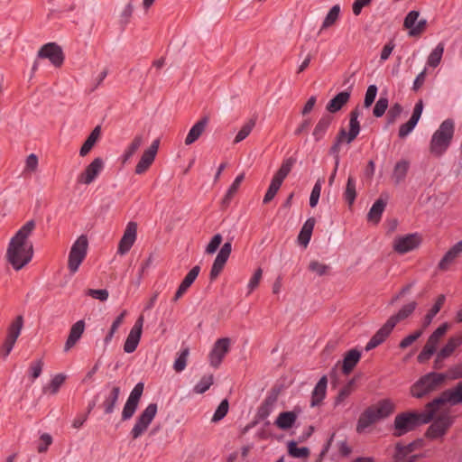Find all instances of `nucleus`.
<instances>
[{"label":"nucleus","mask_w":462,"mask_h":462,"mask_svg":"<svg viewBox=\"0 0 462 462\" xmlns=\"http://www.w3.org/2000/svg\"><path fill=\"white\" fill-rule=\"evenodd\" d=\"M36 224L34 220H29L23 224L10 238L5 259L15 271L25 267L32 259L34 249L31 236L33 234Z\"/></svg>","instance_id":"f257e3e1"},{"label":"nucleus","mask_w":462,"mask_h":462,"mask_svg":"<svg viewBox=\"0 0 462 462\" xmlns=\"http://www.w3.org/2000/svg\"><path fill=\"white\" fill-rule=\"evenodd\" d=\"M455 131V123L451 119L443 121L434 132L430 143V152L435 156H441L450 145Z\"/></svg>","instance_id":"f03ea898"},{"label":"nucleus","mask_w":462,"mask_h":462,"mask_svg":"<svg viewBox=\"0 0 462 462\" xmlns=\"http://www.w3.org/2000/svg\"><path fill=\"white\" fill-rule=\"evenodd\" d=\"M429 414H417L412 412H406L399 414L394 419V435L402 436L407 432L414 430L417 426L422 423H427L435 415V411L428 409Z\"/></svg>","instance_id":"7ed1b4c3"},{"label":"nucleus","mask_w":462,"mask_h":462,"mask_svg":"<svg viewBox=\"0 0 462 462\" xmlns=\"http://www.w3.org/2000/svg\"><path fill=\"white\" fill-rule=\"evenodd\" d=\"M88 249V239L86 235L79 236L72 244L69 257L68 269L74 274L79 269L80 264L85 260Z\"/></svg>","instance_id":"20e7f679"},{"label":"nucleus","mask_w":462,"mask_h":462,"mask_svg":"<svg viewBox=\"0 0 462 462\" xmlns=\"http://www.w3.org/2000/svg\"><path fill=\"white\" fill-rule=\"evenodd\" d=\"M444 379L445 376L442 374L430 373L422 376L411 387V394L415 398H421L437 389Z\"/></svg>","instance_id":"39448f33"},{"label":"nucleus","mask_w":462,"mask_h":462,"mask_svg":"<svg viewBox=\"0 0 462 462\" xmlns=\"http://www.w3.org/2000/svg\"><path fill=\"white\" fill-rule=\"evenodd\" d=\"M158 411V406L156 403H150L147 407L139 414L136 421L131 430V435L134 439L141 437L148 429L153 419L155 418Z\"/></svg>","instance_id":"423d86ee"},{"label":"nucleus","mask_w":462,"mask_h":462,"mask_svg":"<svg viewBox=\"0 0 462 462\" xmlns=\"http://www.w3.org/2000/svg\"><path fill=\"white\" fill-rule=\"evenodd\" d=\"M448 329V325L447 323L439 326L428 338L423 349L418 355L417 360L420 363H425L428 361L433 354L436 353L438 346L442 338V337L446 334Z\"/></svg>","instance_id":"0eeeda50"},{"label":"nucleus","mask_w":462,"mask_h":462,"mask_svg":"<svg viewBox=\"0 0 462 462\" xmlns=\"http://www.w3.org/2000/svg\"><path fill=\"white\" fill-rule=\"evenodd\" d=\"M159 146H160V140L155 139L152 142L150 146L143 152V153L134 168V173L136 175H142V174L145 173L150 169V167L152 165V163L156 158V154L158 152Z\"/></svg>","instance_id":"6e6552de"},{"label":"nucleus","mask_w":462,"mask_h":462,"mask_svg":"<svg viewBox=\"0 0 462 462\" xmlns=\"http://www.w3.org/2000/svg\"><path fill=\"white\" fill-rule=\"evenodd\" d=\"M105 166L104 160L100 157L95 158L86 168L78 175L77 182L80 185H89L101 173Z\"/></svg>","instance_id":"1a4fd4ad"},{"label":"nucleus","mask_w":462,"mask_h":462,"mask_svg":"<svg viewBox=\"0 0 462 462\" xmlns=\"http://www.w3.org/2000/svg\"><path fill=\"white\" fill-rule=\"evenodd\" d=\"M420 244L421 237L420 235L409 234L395 237L393 242V249L400 254H404L417 249Z\"/></svg>","instance_id":"9d476101"},{"label":"nucleus","mask_w":462,"mask_h":462,"mask_svg":"<svg viewBox=\"0 0 462 462\" xmlns=\"http://www.w3.org/2000/svg\"><path fill=\"white\" fill-rule=\"evenodd\" d=\"M231 346V339L229 337H221L216 340L209 354L208 361L211 366L218 367L226 355L229 352Z\"/></svg>","instance_id":"9b49d317"},{"label":"nucleus","mask_w":462,"mask_h":462,"mask_svg":"<svg viewBox=\"0 0 462 462\" xmlns=\"http://www.w3.org/2000/svg\"><path fill=\"white\" fill-rule=\"evenodd\" d=\"M23 327V319L22 316H17L8 327L6 338L2 346V353L5 358L11 353L18 337L21 334Z\"/></svg>","instance_id":"f8f14e48"},{"label":"nucleus","mask_w":462,"mask_h":462,"mask_svg":"<svg viewBox=\"0 0 462 462\" xmlns=\"http://www.w3.org/2000/svg\"><path fill=\"white\" fill-rule=\"evenodd\" d=\"M462 402V383H458L455 388L444 392L440 397L435 399L428 404L427 409H431L437 415V410L440 405L447 402L450 404H457Z\"/></svg>","instance_id":"ddd939ff"},{"label":"nucleus","mask_w":462,"mask_h":462,"mask_svg":"<svg viewBox=\"0 0 462 462\" xmlns=\"http://www.w3.org/2000/svg\"><path fill=\"white\" fill-rule=\"evenodd\" d=\"M38 57L47 59L57 68L61 67L64 62V54L61 47L55 42L44 44L38 51Z\"/></svg>","instance_id":"4468645a"},{"label":"nucleus","mask_w":462,"mask_h":462,"mask_svg":"<svg viewBox=\"0 0 462 462\" xmlns=\"http://www.w3.org/2000/svg\"><path fill=\"white\" fill-rule=\"evenodd\" d=\"M231 252L232 244L230 242H226L218 251L211 266V270L209 273V279L211 281L216 280L221 273L231 254Z\"/></svg>","instance_id":"2eb2a0df"},{"label":"nucleus","mask_w":462,"mask_h":462,"mask_svg":"<svg viewBox=\"0 0 462 462\" xmlns=\"http://www.w3.org/2000/svg\"><path fill=\"white\" fill-rule=\"evenodd\" d=\"M136 237L137 224L133 221L128 222L124 231V235L119 241L117 254L120 255H125L127 254L135 243Z\"/></svg>","instance_id":"dca6fc26"},{"label":"nucleus","mask_w":462,"mask_h":462,"mask_svg":"<svg viewBox=\"0 0 462 462\" xmlns=\"http://www.w3.org/2000/svg\"><path fill=\"white\" fill-rule=\"evenodd\" d=\"M420 447V441H414L407 445L396 444L393 462H414L420 456L411 454Z\"/></svg>","instance_id":"f3484780"},{"label":"nucleus","mask_w":462,"mask_h":462,"mask_svg":"<svg viewBox=\"0 0 462 462\" xmlns=\"http://www.w3.org/2000/svg\"><path fill=\"white\" fill-rule=\"evenodd\" d=\"M419 16L418 11H411L404 19L403 25L409 30L410 36H418L425 31L427 21L425 19L418 21Z\"/></svg>","instance_id":"a211bd4d"},{"label":"nucleus","mask_w":462,"mask_h":462,"mask_svg":"<svg viewBox=\"0 0 462 462\" xmlns=\"http://www.w3.org/2000/svg\"><path fill=\"white\" fill-rule=\"evenodd\" d=\"M451 423L452 420L446 411L440 412L428 430V435L430 438L440 437L446 432Z\"/></svg>","instance_id":"6ab92c4d"},{"label":"nucleus","mask_w":462,"mask_h":462,"mask_svg":"<svg viewBox=\"0 0 462 462\" xmlns=\"http://www.w3.org/2000/svg\"><path fill=\"white\" fill-rule=\"evenodd\" d=\"M462 345V337L457 336L450 337L443 347L437 353L435 358V367L439 368L443 360L449 357L453 352Z\"/></svg>","instance_id":"aec40b11"},{"label":"nucleus","mask_w":462,"mask_h":462,"mask_svg":"<svg viewBox=\"0 0 462 462\" xmlns=\"http://www.w3.org/2000/svg\"><path fill=\"white\" fill-rule=\"evenodd\" d=\"M422 111L423 102L422 100H419L413 108V112L410 120L400 126L399 136L401 138H404L414 129V127L416 126L417 123L420 118Z\"/></svg>","instance_id":"412c9836"},{"label":"nucleus","mask_w":462,"mask_h":462,"mask_svg":"<svg viewBox=\"0 0 462 462\" xmlns=\"http://www.w3.org/2000/svg\"><path fill=\"white\" fill-rule=\"evenodd\" d=\"M379 420L390 416L394 411V404L388 399L382 400L368 408Z\"/></svg>","instance_id":"4be33fe9"},{"label":"nucleus","mask_w":462,"mask_h":462,"mask_svg":"<svg viewBox=\"0 0 462 462\" xmlns=\"http://www.w3.org/2000/svg\"><path fill=\"white\" fill-rule=\"evenodd\" d=\"M394 328L393 325L387 320L381 328L371 337L369 342L365 346V350L369 351L380 344H382L391 334Z\"/></svg>","instance_id":"5701e85b"},{"label":"nucleus","mask_w":462,"mask_h":462,"mask_svg":"<svg viewBox=\"0 0 462 462\" xmlns=\"http://www.w3.org/2000/svg\"><path fill=\"white\" fill-rule=\"evenodd\" d=\"M462 254V240L455 244L439 261L438 267L441 271H447L451 263Z\"/></svg>","instance_id":"b1692460"},{"label":"nucleus","mask_w":462,"mask_h":462,"mask_svg":"<svg viewBox=\"0 0 462 462\" xmlns=\"http://www.w3.org/2000/svg\"><path fill=\"white\" fill-rule=\"evenodd\" d=\"M85 330V322L83 320H79L74 323L70 328L69 335L64 346V351L68 352L73 347L76 343L81 337L83 332Z\"/></svg>","instance_id":"393cba45"},{"label":"nucleus","mask_w":462,"mask_h":462,"mask_svg":"<svg viewBox=\"0 0 462 462\" xmlns=\"http://www.w3.org/2000/svg\"><path fill=\"white\" fill-rule=\"evenodd\" d=\"M208 123V117H203L199 120L189 131L186 138L185 144L190 145L195 143L204 133Z\"/></svg>","instance_id":"a878e982"},{"label":"nucleus","mask_w":462,"mask_h":462,"mask_svg":"<svg viewBox=\"0 0 462 462\" xmlns=\"http://www.w3.org/2000/svg\"><path fill=\"white\" fill-rule=\"evenodd\" d=\"M327 386L328 379L326 375H323L312 391L310 401V405L312 407L319 405L323 399L326 397Z\"/></svg>","instance_id":"bb28decb"},{"label":"nucleus","mask_w":462,"mask_h":462,"mask_svg":"<svg viewBox=\"0 0 462 462\" xmlns=\"http://www.w3.org/2000/svg\"><path fill=\"white\" fill-rule=\"evenodd\" d=\"M101 136V127L99 125H97L90 134L88 136L87 140L82 144L80 150H79V155L81 157L87 156L89 152L92 150V148L95 146L97 142L99 140Z\"/></svg>","instance_id":"cd10ccee"},{"label":"nucleus","mask_w":462,"mask_h":462,"mask_svg":"<svg viewBox=\"0 0 462 462\" xmlns=\"http://www.w3.org/2000/svg\"><path fill=\"white\" fill-rule=\"evenodd\" d=\"M297 417L298 415L295 411H283L278 415L274 424L280 430H286L292 428L297 420Z\"/></svg>","instance_id":"c85d7f7f"},{"label":"nucleus","mask_w":462,"mask_h":462,"mask_svg":"<svg viewBox=\"0 0 462 462\" xmlns=\"http://www.w3.org/2000/svg\"><path fill=\"white\" fill-rule=\"evenodd\" d=\"M378 420L374 417V415L371 412V411L367 408L365 410L356 423V432L365 433L367 429L370 428L373 424L376 423Z\"/></svg>","instance_id":"c756f323"},{"label":"nucleus","mask_w":462,"mask_h":462,"mask_svg":"<svg viewBox=\"0 0 462 462\" xmlns=\"http://www.w3.org/2000/svg\"><path fill=\"white\" fill-rule=\"evenodd\" d=\"M294 163H295V159H293L291 157L283 160L279 170L275 172V174L273 175L272 180L282 185L283 180H285V178L291 172Z\"/></svg>","instance_id":"7c9ffc66"},{"label":"nucleus","mask_w":462,"mask_h":462,"mask_svg":"<svg viewBox=\"0 0 462 462\" xmlns=\"http://www.w3.org/2000/svg\"><path fill=\"white\" fill-rule=\"evenodd\" d=\"M314 226L315 219L313 217L307 219L306 222L303 224L301 230L298 236V242L304 248H306L310 243Z\"/></svg>","instance_id":"2f4dec72"},{"label":"nucleus","mask_w":462,"mask_h":462,"mask_svg":"<svg viewBox=\"0 0 462 462\" xmlns=\"http://www.w3.org/2000/svg\"><path fill=\"white\" fill-rule=\"evenodd\" d=\"M340 10L339 5H335L329 9L322 21L319 33L336 24L340 16Z\"/></svg>","instance_id":"473e14b6"},{"label":"nucleus","mask_w":462,"mask_h":462,"mask_svg":"<svg viewBox=\"0 0 462 462\" xmlns=\"http://www.w3.org/2000/svg\"><path fill=\"white\" fill-rule=\"evenodd\" d=\"M350 97V93L347 91H342L333 97L327 105V110L330 113H336L346 105Z\"/></svg>","instance_id":"72a5a7b5"},{"label":"nucleus","mask_w":462,"mask_h":462,"mask_svg":"<svg viewBox=\"0 0 462 462\" xmlns=\"http://www.w3.org/2000/svg\"><path fill=\"white\" fill-rule=\"evenodd\" d=\"M416 302L411 301L404 305L395 315L391 316L387 320L394 328L398 322L407 319L416 309Z\"/></svg>","instance_id":"f704fd0d"},{"label":"nucleus","mask_w":462,"mask_h":462,"mask_svg":"<svg viewBox=\"0 0 462 462\" xmlns=\"http://www.w3.org/2000/svg\"><path fill=\"white\" fill-rule=\"evenodd\" d=\"M66 380V375L63 374H55L50 381L48 384H46L42 391L44 393L50 395H55L60 391V388L62 386Z\"/></svg>","instance_id":"c9c22d12"},{"label":"nucleus","mask_w":462,"mask_h":462,"mask_svg":"<svg viewBox=\"0 0 462 462\" xmlns=\"http://www.w3.org/2000/svg\"><path fill=\"white\" fill-rule=\"evenodd\" d=\"M142 333L131 328L124 344V351L127 354L134 352L139 345Z\"/></svg>","instance_id":"e433bc0d"},{"label":"nucleus","mask_w":462,"mask_h":462,"mask_svg":"<svg viewBox=\"0 0 462 462\" xmlns=\"http://www.w3.org/2000/svg\"><path fill=\"white\" fill-rule=\"evenodd\" d=\"M386 202L382 199H378L370 208L367 219L370 222H373L374 224H377L380 221L381 216L385 208Z\"/></svg>","instance_id":"4c0bfd02"},{"label":"nucleus","mask_w":462,"mask_h":462,"mask_svg":"<svg viewBox=\"0 0 462 462\" xmlns=\"http://www.w3.org/2000/svg\"><path fill=\"white\" fill-rule=\"evenodd\" d=\"M361 357V354L359 351L356 349H352L348 351L345 358L343 360V371L345 374H349L353 368L356 366V365L358 363L359 359Z\"/></svg>","instance_id":"58836bf2"},{"label":"nucleus","mask_w":462,"mask_h":462,"mask_svg":"<svg viewBox=\"0 0 462 462\" xmlns=\"http://www.w3.org/2000/svg\"><path fill=\"white\" fill-rule=\"evenodd\" d=\"M144 138L141 134H136L131 143L128 144L124 152V162L128 161L134 154L140 149V147L143 144Z\"/></svg>","instance_id":"ea45409f"},{"label":"nucleus","mask_w":462,"mask_h":462,"mask_svg":"<svg viewBox=\"0 0 462 462\" xmlns=\"http://www.w3.org/2000/svg\"><path fill=\"white\" fill-rule=\"evenodd\" d=\"M356 182L353 176H349L346 181V186L344 191V199L347 202L348 206L351 207L356 198Z\"/></svg>","instance_id":"a19ab883"},{"label":"nucleus","mask_w":462,"mask_h":462,"mask_svg":"<svg viewBox=\"0 0 462 462\" xmlns=\"http://www.w3.org/2000/svg\"><path fill=\"white\" fill-rule=\"evenodd\" d=\"M408 170L409 162L407 161H400L395 164L393 171V180L395 184H399L405 179Z\"/></svg>","instance_id":"79ce46f5"},{"label":"nucleus","mask_w":462,"mask_h":462,"mask_svg":"<svg viewBox=\"0 0 462 462\" xmlns=\"http://www.w3.org/2000/svg\"><path fill=\"white\" fill-rule=\"evenodd\" d=\"M444 52V44L439 43L430 53L427 59V65L429 67L436 68L441 61Z\"/></svg>","instance_id":"37998d69"},{"label":"nucleus","mask_w":462,"mask_h":462,"mask_svg":"<svg viewBox=\"0 0 462 462\" xmlns=\"http://www.w3.org/2000/svg\"><path fill=\"white\" fill-rule=\"evenodd\" d=\"M119 393H120V388L117 386H113L111 393H109V395L106 397V399L104 401V403H103L106 413L110 414L113 412L116 403L117 402Z\"/></svg>","instance_id":"c03bdc74"},{"label":"nucleus","mask_w":462,"mask_h":462,"mask_svg":"<svg viewBox=\"0 0 462 462\" xmlns=\"http://www.w3.org/2000/svg\"><path fill=\"white\" fill-rule=\"evenodd\" d=\"M330 123L331 118L329 116H323L322 118L319 119V121L318 122L313 130V136L316 141H319L321 138H323Z\"/></svg>","instance_id":"a18cd8bd"},{"label":"nucleus","mask_w":462,"mask_h":462,"mask_svg":"<svg viewBox=\"0 0 462 462\" xmlns=\"http://www.w3.org/2000/svg\"><path fill=\"white\" fill-rule=\"evenodd\" d=\"M244 179H245V173H240L238 176H236V178L235 179L233 183L230 185V187L226 190V193L223 199V203L228 204L230 202V200L233 199V197L238 191L239 187H240L242 181L244 180Z\"/></svg>","instance_id":"49530a36"},{"label":"nucleus","mask_w":462,"mask_h":462,"mask_svg":"<svg viewBox=\"0 0 462 462\" xmlns=\"http://www.w3.org/2000/svg\"><path fill=\"white\" fill-rule=\"evenodd\" d=\"M360 131V125L358 120L350 119L349 121V132L346 134L344 130L340 133L339 141L342 140L343 137H346V143H350L357 136Z\"/></svg>","instance_id":"de8ad7c7"},{"label":"nucleus","mask_w":462,"mask_h":462,"mask_svg":"<svg viewBox=\"0 0 462 462\" xmlns=\"http://www.w3.org/2000/svg\"><path fill=\"white\" fill-rule=\"evenodd\" d=\"M445 302V296L439 295L431 308V310L427 313L423 320V328H427L432 321L434 316L440 310L443 304Z\"/></svg>","instance_id":"09e8293b"},{"label":"nucleus","mask_w":462,"mask_h":462,"mask_svg":"<svg viewBox=\"0 0 462 462\" xmlns=\"http://www.w3.org/2000/svg\"><path fill=\"white\" fill-rule=\"evenodd\" d=\"M288 452L293 457H307L310 454L308 448H299L295 441L288 442Z\"/></svg>","instance_id":"8fccbe9b"},{"label":"nucleus","mask_w":462,"mask_h":462,"mask_svg":"<svg viewBox=\"0 0 462 462\" xmlns=\"http://www.w3.org/2000/svg\"><path fill=\"white\" fill-rule=\"evenodd\" d=\"M254 120H249L248 122H246L236 134L234 139V143H238L245 140L251 134L253 128L254 127Z\"/></svg>","instance_id":"3c124183"},{"label":"nucleus","mask_w":462,"mask_h":462,"mask_svg":"<svg viewBox=\"0 0 462 462\" xmlns=\"http://www.w3.org/2000/svg\"><path fill=\"white\" fill-rule=\"evenodd\" d=\"M329 265L319 262L317 260H312L310 262L309 264V270L314 273H316L319 276H323L328 273L329 272Z\"/></svg>","instance_id":"603ef678"},{"label":"nucleus","mask_w":462,"mask_h":462,"mask_svg":"<svg viewBox=\"0 0 462 462\" xmlns=\"http://www.w3.org/2000/svg\"><path fill=\"white\" fill-rule=\"evenodd\" d=\"M223 241V236L220 234H216L212 236L208 244L205 247V254H214Z\"/></svg>","instance_id":"864d4df0"},{"label":"nucleus","mask_w":462,"mask_h":462,"mask_svg":"<svg viewBox=\"0 0 462 462\" xmlns=\"http://www.w3.org/2000/svg\"><path fill=\"white\" fill-rule=\"evenodd\" d=\"M39 165V159L38 156L34 153L29 154L24 162V169L23 171L25 173H33L37 171Z\"/></svg>","instance_id":"5fc2aeb1"},{"label":"nucleus","mask_w":462,"mask_h":462,"mask_svg":"<svg viewBox=\"0 0 462 462\" xmlns=\"http://www.w3.org/2000/svg\"><path fill=\"white\" fill-rule=\"evenodd\" d=\"M228 409H229L228 401L226 399H225L220 402V404L217 408V410L211 419V421L216 423V422H218L219 420H221L226 415Z\"/></svg>","instance_id":"6e6d98bb"},{"label":"nucleus","mask_w":462,"mask_h":462,"mask_svg":"<svg viewBox=\"0 0 462 462\" xmlns=\"http://www.w3.org/2000/svg\"><path fill=\"white\" fill-rule=\"evenodd\" d=\"M189 351L188 348H185L181 351L180 356L174 362L173 367L176 372H181L185 369L187 365V358L189 356Z\"/></svg>","instance_id":"4d7b16f0"},{"label":"nucleus","mask_w":462,"mask_h":462,"mask_svg":"<svg viewBox=\"0 0 462 462\" xmlns=\"http://www.w3.org/2000/svg\"><path fill=\"white\" fill-rule=\"evenodd\" d=\"M322 188V180L319 179L316 181L310 197V206L315 208L319 202Z\"/></svg>","instance_id":"13d9d810"},{"label":"nucleus","mask_w":462,"mask_h":462,"mask_svg":"<svg viewBox=\"0 0 462 462\" xmlns=\"http://www.w3.org/2000/svg\"><path fill=\"white\" fill-rule=\"evenodd\" d=\"M213 383V376H204L201 380L195 385L194 392L196 393H205Z\"/></svg>","instance_id":"bf43d9fd"},{"label":"nucleus","mask_w":462,"mask_h":462,"mask_svg":"<svg viewBox=\"0 0 462 462\" xmlns=\"http://www.w3.org/2000/svg\"><path fill=\"white\" fill-rule=\"evenodd\" d=\"M262 276L263 270L261 268H257L247 284L248 294L252 293L258 287Z\"/></svg>","instance_id":"052dcab7"},{"label":"nucleus","mask_w":462,"mask_h":462,"mask_svg":"<svg viewBox=\"0 0 462 462\" xmlns=\"http://www.w3.org/2000/svg\"><path fill=\"white\" fill-rule=\"evenodd\" d=\"M137 407H138V403L127 400L124 406L123 411H122V420H127L130 418H132L133 415L134 414Z\"/></svg>","instance_id":"680f3d73"},{"label":"nucleus","mask_w":462,"mask_h":462,"mask_svg":"<svg viewBox=\"0 0 462 462\" xmlns=\"http://www.w3.org/2000/svg\"><path fill=\"white\" fill-rule=\"evenodd\" d=\"M51 443H52V438L50 434H48V433L42 434L40 436L39 443L37 446L38 452L43 453V452L47 451V449L51 445Z\"/></svg>","instance_id":"e2e57ef3"},{"label":"nucleus","mask_w":462,"mask_h":462,"mask_svg":"<svg viewBox=\"0 0 462 462\" xmlns=\"http://www.w3.org/2000/svg\"><path fill=\"white\" fill-rule=\"evenodd\" d=\"M281 186H282L281 184H279L272 180L270 186L264 195L263 203H265V204L269 203L275 197V195L278 192V190L280 189Z\"/></svg>","instance_id":"0e129e2a"},{"label":"nucleus","mask_w":462,"mask_h":462,"mask_svg":"<svg viewBox=\"0 0 462 462\" xmlns=\"http://www.w3.org/2000/svg\"><path fill=\"white\" fill-rule=\"evenodd\" d=\"M423 333V328L414 331L412 334L405 337L400 343L401 348H406L415 342Z\"/></svg>","instance_id":"69168bd1"},{"label":"nucleus","mask_w":462,"mask_h":462,"mask_svg":"<svg viewBox=\"0 0 462 462\" xmlns=\"http://www.w3.org/2000/svg\"><path fill=\"white\" fill-rule=\"evenodd\" d=\"M43 362L42 360H36L32 362L30 365V376L32 381L37 379L42 371Z\"/></svg>","instance_id":"338daca9"},{"label":"nucleus","mask_w":462,"mask_h":462,"mask_svg":"<svg viewBox=\"0 0 462 462\" xmlns=\"http://www.w3.org/2000/svg\"><path fill=\"white\" fill-rule=\"evenodd\" d=\"M200 271V267L199 265L194 266L185 276L183 281L181 282L182 284L185 286H188L189 288L190 285L194 282V281L197 279L199 273Z\"/></svg>","instance_id":"774afa93"}]
</instances>
